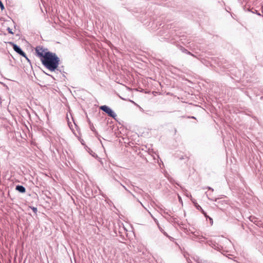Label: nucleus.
I'll return each instance as SVG.
<instances>
[{"label": "nucleus", "instance_id": "nucleus-7", "mask_svg": "<svg viewBox=\"0 0 263 263\" xmlns=\"http://www.w3.org/2000/svg\"><path fill=\"white\" fill-rule=\"evenodd\" d=\"M15 190L21 193H25L26 192V188L21 185H17L16 186Z\"/></svg>", "mask_w": 263, "mask_h": 263}, {"label": "nucleus", "instance_id": "nucleus-15", "mask_svg": "<svg viewBox=\"0 0 263 263\" xmlns=\"http://www.w3.org/2000/svg\"><path fill=\"white\" fill-rule=\"evenodd\" d=\"M0 7L2 10H3L5 8L3 3L1 1H0Z\"/></svg>", "mask_w": 263, "mask_h": 263}, {"label": "nucleus", "instance_id": "nucleus-13", "mask_svg": "<svg viewBox=\"0 0 263 263\" xmlns=\"http://www.w3.org/2000/svg\"><path fill=\"white\" fill-rule=\"evenodd\" d=\"M30 208L32 210V211H33V212L35 214H36L37 211V208L36 207L30 206Z\"/></svg>", "mask_w": 263, "mask_h": 263}, {"label": "nucleus", "instance_id": "nucleus-23", "mask_svg": "<svg viewBox=\"0 0 263 263\" xmlns=\"http://www.w3.org/2000/svg\"><path fill=\"white\" fill-rule=\"evenodd\" d=\"M206 196H207V197H208V199H209V200H214L213 199L210 198L208 196V194L206 193Z\"/></svg>", "mask_w": 263, "mask_h": 263}, {"label": "nucleus", "instance_id": "nucleus-16", "mask_svg": "<svg viewBox=\"0 0 263 263\" xmlns=\"http://www.w3.org/2000/svg\"><path fill=\"white\" fill-rule=\"evenodd\" d=\"M7 30H8V31L9 33L12 34H13V32H12V29H10L9 27H8Z\"/></svg>", "mask_w": 263, "mask_h": 263}, {"label": "nucleus", "instance_id": "nucleus-11", "mask_svg": "<svg viewBox=\"0 0 263 263\" xmlns=\"http://www.w3.org/2000/svg\"><path fill=\"white\" fill-rule=\"evenodd\" d=\"M89 127L90 128V129L92 131V132H95L96 131L95 127L93 126V125L92 123H90V125H89Z\"/></svg>", "mask_w": 263, "mask_h": 263}, {"label": "nucleus", "instance_id": "nucleus-12", "mask_svg": "<svg viewBox=\"0 0 263 263\" xmlns=\"http://www.w3.org/2000/svg\"><path fill=\"white\" fill-rule=\"evenodd\" d=\"M161 213L162 214H167V215H170V213H171L170 211L169 212H166L164 210H163L162 209H161Z\"/></svg>", "mask_w": 263, "mask_h": 263}, {"label": "nucleus", "instance_id": "nucleus-5", "mask_svg": "<svg viewBox=\"0 0 263 263\" xmlns=\"http://www.w3.org/2000/svg\"><path fill=\"white\" fill-rule=\"evenodd\" d=\"M192 201L193 203V204L195 205V206L196 207V208L197 210L200 211L204 215V216L205 217H208V215L204 211V210L202 209V208L197 203V202H196V200L195 199H192Z\"/></svg>", "mask_w": 263, "mask_h": 263}, {"label": "nucleus", "instance_id": "nucleus-9", "mask_svg": "<svg viewBox=\"0 0 263 263\" xmlns=\"http://www.w3.org/2000/svg\"><path fill=\"white\" fill-rule=\"evenodd\" d=\"M215 201L216 202H217V204L216 205L217 207L219 208H221L220 206V204H222L223 203H224V201H221V200H218L217 201V200L216 199L215 200Z\"/></svg>", "mask_w": 263, "mask_h": 263}, {"label": "nucleus", "instance_id": "nucleus-4", "mask_svg": "<svg viewBox=\"0 0 263 263\" xmlns=\"http://www.w3.org/2000/svg\"><path fill=\"white\" fill-rule=\"evenodd\" d=\"M9 44L12 46L13 50L18 54L23 57H26V53L22 50L21 48L13 42H9Z\"/></svg>", "mask_w": 263, "mask_h": 263}, {"label": "nucleus", "instance_id": "nucleus-18", "mask_svg": "<svg viewBox=\"0 0 263 263\" xmlns=\"http://www.w3.org/2000/svg\"><path fill=\"white\" fill-rule=\"evenodd\" d=\"M206 218H208L209 219L210 221V222H211L212 224L213 223V219H212V218L210 217L208 215V217H206Z\"/></svg>", "mask_w": 263, "mask_h": 263}, {"label": "nucleus", "instance_id": "nucleus-21", "mask_svg": "<svg viewBox=\"0 0 263 263\" xmlns=\"http://www.w3.org/2000/svg\"><path fill=\"white\" fill-rule=\"evenodd\" d=\"M186 53H187L188 54H190V55H192L193 57H195V55L193 54H192L191 52H190L189 51H187Z\"/></svg>", "mask_w": 263, "mask_h": 263}, {"label": "nucleus", "instance_id": "nucleus-14", "mask_svg": "<svg viewBox=\"0 0 263 263\" xmlns=\"http://www.w3.org/2000/svg\"><path fill=\"white\" fill-rule=\"evenodd\" d=\"M181 50L183 52H184V53H186L187 50L185 48L183 47H181Z\"/></svg>", "mask_w": 263, "mask_h": 263}, {"label": "nucleus", "instance_id": "nucleus-6", "mask_svg": "<svg viewBox=\"0 0 263 263\" xmlns=\"http://www.w3.org/2000/svg\"><path fill=\"white\" fill-rule=\"evenodd\" d=\"M249 219L251 221L258 226H260L261 224V222L258 220L257 218L254 216H250Z\"/></svg>", "mask_w": 263, "mask_h": 263}, {"label": "nucleus", "instance_id": "nucleus-24", "mask_svg": "<svg viewBox=\"0 0 263 263\" xmlns=\"http://www.w3.org/2000/svg\"><path fill=\"white\" fill-rule=\"evenodd\" d=\"M87 121H88V124H89V125H90V123H91V122L90 121L89 119H87Z\"/></svg>", "mask_w": 263, "mask_h": 263}, {"label": "nucleus", "instance_id": "nucleus-17", "mask_svg": "<svg viewBox=\"0 0 263 263\" xmlns=\"http://www.w3.org/2000/svg\"><path fill=\"white\" fill-rule=\"evenodd\" d=\"M120 184L123 186V188H124V189H125L127 192H128V193H129L132 194V193H131L129 191H128V190L127 189V188H126L124 185H122L121 183H120Z\"/></svg>", "mask_w": 263, "mask_h": 263}, {"label": "nucleus", "instance_id": "nucleus-3", "mask_svg": "<svg viewBox=\"0 0 263 263\" xmlns=\"http://www.w3.org/2000/svg\"><path fill=\"white\" fill-rule=\"evenodd\" d=\"M46 51H49L47 48H44L43 46H38L35 48V53L36 55L40 58V60H42V57L41 56V54H42L43 55L46 54Z\"/></svg>", "mask_w": 263, "mask_h": 263}, {"label": "nucleus", "instance_id": "nucleus-1", "mask_svg": "<svg viewBox=\"0 0 263 263\" xmlns=\"http://www.w3.org/2000/svg\"><path fill=\"white\" fill-rule=\"evenodd\" d=\"M41 61L45 67L51 71H54L58 69V66L60 64V58L55 53L50 51H46V54L43 55Z\"/></svg>", "mask_w": 263, "mask_h": 263}, {"label": "nucleus", "instance_id": "nucleus-2", "mask_svg": "<svg viewBox=\"0 0 263 263\" xmlns=\"http://www.w3.org/2000/svg\"><path fill=\"white\" fill-rule=\"evenodd\" d=\"M100 109L103 111L105 112L106 114H107L108 116L114 119H115L116 117H117V115L114 112V111L107 105L101 106L100 107Z\"/></svg>", "mask_w": 263, "mask_h": 263}, {"label": "nucleus", "instance_id": "nucleus-25", "mask_svg": "<svg viewBox=\"0 0 263 263\" xmlns=\"http://www.w3.org/2000/svg\"><path fill=\"white\" fill-rule=\"evenodd\" d=\"M191 118H194L195 119V117H192Z\"/></svg>", "mask_w": 263, "mask_h": 263}, {"label": "nucleus", "instance_id": "nucleus-8", "mask_svg": "<svg viewBox=\"0 0 263 263\" xmlns=\"http://www.w3.org/2000/svg\"><path fill=\"white\" fill-rule=\"evenodd\" d=\"M86 150L93 157L95 158L97 157V155L95 152H93L90 148L87 147Z\"/></svg>", "mask_w": 263, "mask_h": 263}, {"label": "nucleus", "instance_id": "nucleus-19", "mask_svg": "<svg viewBox=\"0 0 263 263\" xmlns=\"http://www.w3.org/2000/svg\"><path fill=\"white\" fill-rule=\"evenodd\" d=\"M25 59H26V60L27 61V62H28L30 64H31V61H30V59H29L27 58V55H26V57H25Z\"/></svg>", "mask_w": 263, "mask_h": 263}, {"label": "nucleus", "instance_id": "nucleus-22", "mask_svg": "<svg viewBox=\"0 0 263 263\" xmlns=\"http://www.w3.org/2000/svg\"><path fill=\"white\" fill-rule=\"evenodd\" d=\"M253 13H256V14H257L258 15H259V16H260V15H261V14H260L259 12H258V11H257V10H255V12H253Z\"/></svg>", "mask_w": 263, "mask_h": 263}, {"label": "nucleus", "instance_id": "nucleus-10", "mask_svg": "<svg viewBox=\"0 0 263 263\" xmlns=\"http://www.w3.org/2000/svg\"><path fill=\"white\" fill-rule=\"evenodd\" d=\"M94 134H95V135L96 137H97V138L100 140V142L102 143L101 142V136L99 135L98 133L97 132V131H95L93 132Z\"/></svg>", "mask_w": 263, "mask_h": 263}, {"label": "nucleus", "instance_id": "nucleus-20", "mask_svg": "<svg viewBox=\"0 0 263 263\" xmlns=\"http://www.w3.org/2000/svg\"><path fill=\"white\" fill-rule=\"evenodd\" d=\"M206 189H208L209 190H211L212 191V192H213L214 191V190L213 189L211 188V187L210 186H207L206 187Z\"/></svg>", "mask_w": 263, "mask_h": 263}]
</instances>
